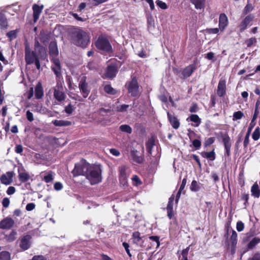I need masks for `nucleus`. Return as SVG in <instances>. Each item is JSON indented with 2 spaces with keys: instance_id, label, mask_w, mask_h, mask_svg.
Instances as JSON below:
<instances>
[{
  "instance_id": "obj_56",
  "label": "nucleus",
  "mask_w": 260,
  "mask_h": 260,
  "mask_svg": "<svg viewBox=\"0 0 260 260\" xmlns=\"http://www.w3.org/2000/svg\"><path fill=\"white\" fill-rule=\"evenodd\" d=\"M189 249V247H187L186 249L183 250L182 252V255L183 257V260H187V254Z\"/></svg>"
},
{
  "instance_id": "obj_30",
  "label": "nucleus",
  "mask_w": 260,
  "mask_h": 260,
  "mask_svg": "<svg viewBox=\"0 0 260 260\" xmlns=\"http://www.w3.org/2000/svg\"><path fill=\"white\" fill-rule=\"evenodd\" d=\"M53 123L56 126H64L70 125L71 122L68 120H55L53 121Z\"/></svg>"
},
{
  "instance_id": "obj_34",
  "label": "nucleus",
  "mask_w": 260,
  "mask_h": 260,
  "mask_svg": "<svg viewBox=\"0 0 260 260\" xmlns=\"http://www.w3.org/2000/svg\"><path fill=\"white\" fill-rule=\"evenodd\" d=\"M257 43V40L255 37H252L249 39H247L245 41L244 44L246 45L247 47L250 48L252 45H255Z\"/></svg>"
},
{
  "instance_id": "obj_50",
  "label": "nucleus",
  "mask_w": 260,
  "mask_h": 260,
  "mask_svg": "<svg viewBox=\"0 0 260 260\" xmlns=\"http://www.w3.org/2000/svg\"><path fill=\"white\" fill-rule=\"evenodd\" d=\"M156 4L157 6H158L159 8H160L161 9H162L163 10L167 9L168 8L167 4L165 2H163L161 1L157 0L156 1Z\"/></svg>"
},
{
  "instance_id": "obj_42",
  "label": "nucleus",
  "mask_w": 260,
  "mask_h": 260,
  "mask_svg": "<svg viewBox=\"0 0 260 260\" xmlns=\"http://www.w3.org/2000/svg\"><path fill=\"white\" fill-rule=\"evenodd\" d=\"M190 189L191 191H197L200 189V187L196 180H193L191 182Z\"/></svg>"
},
{
  "instance_id": "obj_17",
  "label": "nucleus",
  "mask_w": 260,
  "mask_h": 260,
  "mask_svg": "<svg viewBox=\"0 0 260 260\" xmlns=\"http://www.w3.org/2000/svg\"><path fill=\"white\" fill-rule=\"evenodd\" d=\"M14 224V221L11 218L7 217L0 222V229H10Z\"/></svg>"
},
{
  "instance_id": "obj_25",
  "label": "nucleus",
  "mask_w": 260,
  "mask_h": 260,
  "mask_svg": "<svg viewBox=\"0 0 260 260\" xmlns=\"http://www.w3.org/2000/svg\"><path fill=\"white\" fill-rule=\"evenodd\" d=\"M50 36L44 31H41L39 35V40L44 45H46L50 40Z\"/></svg>"
},
{
  "instance_id": "obj_22",
  "label": "nucleus",
  "mask_w": 260,
  "mask_h": 260,
  "mask_svg": "<svg viewBox=\"0 0 260 260\" xmlns=\"http://www.w3.org/2000/svg\"><path fill=\"white\" fill-rule=\"evenodd\" d=\"M35 96L36 99H41L44 96L43 88L40 82L38 83L35 88Z\"/></svg>"
},
{
  "instance_id": "obj_62",
  "label": "nucleus",
  "mask_w": 260,
  "mask_h": 260,
  "mask_svg": "<svg viewBox=\"0 0 260 260\" xmlns=\"http://www.w3.org/2000/svg\"><path fill=\"white\" fill-rule=\"evenodd\" d=\"M249 136H250V135H249L248 134H246V136L245 137L244 141V143H243L244 147L245 148H247V146L249 144Z\"/></svg>"
},
{
  "instance_id": "obj_31",
  "label": "nucleus",
  "mask_w": 260,
  "mask_h": 260,
  "mask_svg": "<svg viewBox=\"0 0 260 260\" xmlns=\"http://www.w3.org/2000/svg\"><path fill=\"white\" fill-rule=\"evenodd\" d=\"M104 90L106 93L110 95H115L117 93V90L113 88L110 84L105 85Z\"/></svg>"
},
{
  "instance_id": "obj_21",
  "label": "nucleus",
  "mask_w": 260,
  "mask_h": 260,
  "mask_svg": "<svg viewBox=\"0 0 260 260\" xmlns=\"http://www.w3.org/2000/svg\"><path fill=\"white\" fill-rule=\"evenodd\" d=\"M43 9V6H39L37 4H34L32 6L33 18L35 22H37L39 18V16L42 13Z\"/></svg>"
},
{
  "instance_id": "obj_59",
  "label": "nucleus",
  "mask_w": 260,
  "mask_h": 260,
  "mask_svg": "<svg viewBox=\"0 0 260 260\" xmlns=\"http://www.w3.org/2000/svg\"><path fill=\"white\" fill-rule=\"evenodd\" d=\"M108 0H92V5L93 6H97L100 4L107 2Z\"/></svg>"
},
{
  "instance_id": "obj_5",
  "label": "nucleus",
  "mask_w": 260,
  "mask_h": 260,
  "mask_svg": "<svg viewBox=\"0 0 260 260\" xmlns=\"http://www.w3.org/2000/svg\"><path fill=\"white\" fill-rule=\"evenodd\" d=\"M125 86L131 97H138L140 96V86L136 76L132 78L131 81H127Z\"/></svg>"
},
{
  "instance_id": "obj_41",
  "label": "nucleus",
  "mask_w": 260,
  "mask_h": 260,
  "mask_svg": "<svg viewBox=\"0 0 260 260\" xmlns=\"http://www.w3.org/2000/svg\"><path fill=\"white\" fill-rule=\"evenodd\" d=\"M17 30H13L9 31L7 33L6 35L9 38L10 41H12L13 39L16 38Z\"/></svg>"
},
{
  "instance_id": "obj_57",
  "label": "nucleus",
  "mask_w": 260,
  "mask_h": 260,
  "mask_svg": "<svg viewBox=\"0 0 260 260\" xmlns=\"http://www.w3.org/2000/svg\"><path fill=\"white\" fill-rule=\"evenodd\" d=\"M66 82L70 89L72 88V78L70 76H67L66 77Z\"/></svg>"
},
{
  "instance_id": "obj_19",
  "label": "nucleus",
  "mask_w": 260,
  "mask_h": 260,
  "mask_svg": "<svg viewBox=\"0 0 260 260\" xmlns=\"http://www.w3.org/2000/svg\"><path fill=\"white\" fill-rule=\"evenodd\" d=\"M30 239L31 236L29 235H26L23 236L21 240L20 244V247L21 248L24 250L28 249L30 246Z\"/></svg>"
},
{
  "instance_id": "obj_9",
  "label": "nucleus",
  "mask_w": 260,
  "mask_h": 260,
  "mask_svg": "<svg viewBox=\"0 0 260 260\" xmlns=\"http://www.w3.org/2000/svg\"><path fill=\"white\" fill-rule=\"evenodd\" d=\"M52 65L51 69L57 78H60L61 76V66L58 57L50 58Z\"/></svg>"
},
{
  "instance_id": "obj_6",
  "label": "nucleus",
  "mask_w": 260,
  "mask_h": 260,
  "mask_svg": "<svg viewBox=\"0 0 260 260\" xmlns=\"http://www.w3.org/2000/svg\"><path fill=\"white\" fill-rule=\"evenodd\" d=\"M219 135L224 146L225 150L224 154L229 157L231 155V148L232 146L231 138L227 133H223L222 132H220Z\"/></svg>"
},
{
  "instance_id": "obj_12",
  "label": "nucleus",
  "mask_w": 260,
  "mask_h": 260,
  "mask_svg": "<svg viewBox=\"0 0 260 260\" xmlns=\"http://www.w3.org/2000/svg\"><path fill=\"white\" fill-rule=\"evenodd\" d=\"M53 96L55 100L58 102L61 103L65 100L66 95L63 91L62 86L60 87H58L57 88H54Z\"/></svg>"
},
{
  "instance_id": "obj_16",
  "label": "nucleus",
  "mask_w": 260,
  "mask_h": 260,
  "mask_svg": "<svg viewBox=\"0 0 260 260\" xmlns=\"http://www.w3.org/2000/svg\"><path fill=\"white\" fill-rule=\"evenodd\" d=\"M49 53L50 58L58 57V49L56 41H51L49 45Z\"/></svg>"
},
{
  "instance_id": "obj_46",
  "label": "nucleus",
  "mask_w": 260,
  "mask_h": 260,
  "mask_svg": "<svg viewBox=\"0 0 260 260\" xmlns=\"http://www.w3.org/2000/svg\"><path fill=\"white\" fill-rule=\"evenodd\" d=\"M128 107V105L123 104L117 107V111L120 112H125L127 111V109Z\"/></svg>"
},
{
  "instance_id": "obj_53",
  "label": "nucleus",
  "mask_w": 260,
  "mask_h": 260,
  "mask_svg": "<svg viewBox=\"0 0 260 260\" xmlns=\"http://www.w3.org/2000/svg\"><path fill=\"white\" fill-rule=\"evenodd\" d=\"M74 111V109L71 104H69L68 106L65 107L64 111L68 114H71Z\"/></svg>"
},
{
  "instance_id": "obj_54",
  "label": "nucleus",
  "mask_w": 260,
  "mask_h": 260,
  "mask_svg": "<svg viewBox=\"0 0 260 260\" xmlns=\"http://www.w3.org/2000/svg\"><path fill=\"white\" fill-rule=\"evenodd\" d=\"M70 14L75 19L78 21L83 22L85 21V19L79 17L77 13H75L73 12H70Z\"/></svg>"
},
{
  "instance_id": "obj_23",
  "label": "nucleus",
  "mask_w": 260,
  "mask_h": 260,
  "mask_svg": "<svg viewBox=\"0 0 260 260\" xmlns=\"http://www.w3.org/2000/svg\"><path fill=\"white\" fill-rule=\"evenodd\" d=\"M131 156L134 161L136 162H142L144 159L141 152L137 150H132L131 151Z\"/></svg>"
},
{
  "instance_id": "obj_38",
  "label": "nucleus",
  "mask_w": 260,
  "mask_h": 260,
  "mask_svg": "<svg viewBox=\"0 0 260 260\" xmlns=\"http://www.w3.org/2000/svg\"><path fill=\"white\" fill-rule=\"evenodd\" d=\"M244 116V113L241 111L235 112L233 114V120L236 121L237 120H240L242 119Z\"/></svg>"
},
{
  "instance_id": "obj_26",
  "label": "nucleus",
  "mask_w": 260,
  "mask_h": 260,
  "mask_svg": "<svg viewBox=\"0 0 260 260\" xmlns=\"http://www.w3.org/2000/svg\"><path fill=\"white\" fill-rule=\"evenodd\" d=\"M201 154L203 157L206 158L211 161H213L215 158V153L214 150L210 152H202Z\"/></svg>"
},
{
  "instance_id": "obj_45",
  "label": "nucleus",
  "mask_w": 260,
  "mask_h": 260,
  "mask_svg": "<svg viewBox=\"0 0 260 260\" xmlns=\"http://www.w3.org/2000/svg\"><path fill=\"white\" fill-rule=\"evenodd\" d=\"M120 178L121 179L124 180L126 178V168L122 167L120 169Z\"/></svg>"
},
{
  "instance_id": "obj_28",
  "label": "nucleus",
  "mask_w": 260,
  "mask_h": 260,
  "mask_svg": "<svg viewBox=\"0 0 260 260\" xmlns=\"http://www.w3.org/2000/svg\"><path fill=\"white\" fill-rule=\"evenodd\" d=\"M8 26V20L6 16L0 13V28L5 29L7 28Z\"/></svg>"
},
{
  "instance_id": "obj_20",
  "label": "nucleus",
  "mask_w": 260,
  "mask_h": 260,
  "mask_svg": "<svg viewBox=\"0 0 260 260\" xmlns=\"http://www.w3.org/2000/svg\"><path fill=\"white\" fill-rule=\"evenodd\" d=\"M12 172H8L6 174H3L0 178L1 183L6 185L10 184L13 181Z\"/></svg>"
},
{
  "instance_id": "obj_4",
  "label": "nucleus",
  "mask_w": 260,
  "mask_h": 260,
  "mask_svg": "<svg viewBox=\"0 0 260 260\" xmlns=\"http://www.w3.org/2000/svg\"><path fill=\"white\" fill-rule=\"evenodd\" d=\"M97 49L103 53L110 54L113 52L112 46L106 35H100L94 43Z\"/></svg>"
},
{
  "instance_id": "obj_63",
  "label": "nucleus",
  "mask_w": 260,
  "mask_h": 260,
  "mask_svg": "<svg viewBox=\"0 0 260 260\" xmlns=\"http://www.w3.org/2000/svg\"><path fill=\"white\" fill-rule=\"evenodd\" d=\"M2 204L4 207L7 208L10 204V200L8 198H5L2 201Z\"/></svg>"
},
{
  "instance_id": "obj_14",
  "label": "nucleus",
  "mask_w": 260,
  "mask_h": 260,
  "mask_svg": "<svg viewBox=\"0 0 260 260\" xmlns=\"http://www.w3.org/2000/svg\"><path fill=\"white\" fill-rule=\"evenodd\" d=\"M167 113L168 121L172 127L175 129L179 128L180 125V122L178 118L174 114H171L169 111H167Z\"/></svg>"
},
{
  "instance_id": "obj_60",
  "label": "nucleus",
  "mask_w": 260,
  "mask_h": 260,
  "mask_svg": "<svg viewBox=\"0 0 260 260\" xmlns=\"http://www.w3.org/2000/svg\"><path fill=\"white\" fill-rule=\"evenodd\" d=\"M23 150V147L21 145H17L15 148V151L17 153L21 154Z\"/></svg>"
},
{
  "instance_id": "obj_61",
  "label": "nucleus",
  "mask_w": 260,
  "mask_h": 260,
  "mask_svg": "<svg viewBox=\"0 0 260 260\" xmlns=\"http://www.w3.org/2000/svg\"><path fill=\"white\" fill-rule=\"evenodd\" d=\"M244 228V223L242 221H238L237 223V230L239 232H241Z\"/></svg>"
},
{
  "instance_id": "obj_58",
  "label": "nucleus",
  "mask_w": 260,
  "mask_h": 260,
  "mask_svg": "<svg viewBox=\"0 0 260 260\" xmlns=\"http://www.w3.org/2000/svg\"><path fill=\"white\" fill-rule=\"evenodd\" d=\"M154 145V141H150L146 143V146L148 151L150 153L152 147Z\"/></svg>"
},
{
  "instance_id": "obj_29",
  "label": "nucleus",
  "mask_w": 260,
  "mask_h": 260,
  "mask_svg": "<svg viewBox=\"0 0 260 260\" xmlns=\"http://www.w3.org/2000/svg\"><path fill=\"white\" fill-rule=\"evenodd\" d=\"M38 56L40 59L44 60L47 56V49L45 47L42 46L37 49Z\"/></svg>"
},
{
  "instance_id": "obj_3",
  "label": "nucleus",
  "mask_w": 260,
  "mask_h": 260,
  "mask_svg": "<svg viewBox=\"0 0 260 260\" xmlns=\"http://www.w3.org/2000/svg\"><path fill=\"white\" fill-rule=\"evenodd\" d=\"M24 45L25 61L27 65L35 63L36 68L39 70L41 68L40 58L37 52L31 50L27 41H25Z\"/></svg>"
},
{
  "instance_id": "obj_44",
  "label": "nucleus",
  "mask_w": 260,
  "mask_h": 260,
  "mask_svg": "<svg viewBox=\"0 0 260 260\" xmlns=\"http://www.w3.org/2000/svg\"><path fill=\"white\" fill-rule=\"evenodd\" d=\"M215 139L214 137H210L208 138L204 143V145L205 147H207L208 146H210L215 142Z\"/></svg>"
},
{
  "instance_id": "obj_64",
  "label": "nucleus",
  "mask_w": 260,
  "mask_h": 260,
  "mask_svg": "<svg viewBox=\"0 0 260 260\" xmlns=\"http://www.w3.org/2000/svg\"><path fill=\"white\" fill-rule=\"evenodd\" d=\"M34 88L33 87H30L28 91L27 92V99L28 100L30 99L34 95Z\"/></svg>"
},
{
  "instance_id": "obj_32",
  "label": "nucleus",
  "mask_w": 260,
  "mask_h": 260,
  "mask_svg": "<svg viewBox=\"0 0 260 260\" xmlns=\"http://www.w3.org/2000/svg\"><path fill=\"white\" fill-rule=\"evenodd\" d=\"M252 195L255 197L258 198L260 196V190L257 183H254L251 187Z\"/></svg>"
},
{
  "instance_id": "obj_35",
  "label": "nucleus",
  "mask_w": 260,
  "mask_h": 260,
  "mask_svg": "<svg viewBox=\"0 0 260 260\" xmlns=\"http://www.w3.org/2000/svg\"><path fill=\"white\" fill-rule=\"evenodd\" d=\"M259 105H260V101L259 100H257L255 103L254 112V114L252 118V122L253 121H255V120L256 119V118L257 117L259 113Z\"/></svg>"
},
{
  "instance_id": "obj_18",
  "label": "nucleus",
  "mask_w": 260,
  "mask_h": 260,
  "mask_svg": "<svg viewBox=\"0 0 260 260\" xmlns=\"http://www.w3.org/2000/svg\"><path fill=\"white\" fill-rule=\"evenodd\" d=\"M228 25V19L224 13H221L219 17V27L221 31H223Z\"/></svg>"
},
{
  "instance_id": "obj_10",
  "label": "nucleus",
  "mask_w": 260,
  "mask_h": 260,
  "mask_svg": "<svg viewBox=\"0 0 260 260\" xmlns=\"http://www.w3.org/2000/svg\"><path fill=\"white\" fill-rule=\"evenodd\" d=\"M254 18L253 14H249L247 15L239 23L238 26L240 32H243L247 29L248 26L252 25V21Z\"/></svg>"
},
{
  "instance_id": "obj_49",
  "label": "nucleus",
  "mask_w": 260,
  "mask_h": 260,
  "mask_svg": "<svg viewBox=\"0 0 260 260\" xmlns=\"http://www.w3.org/2000/svg\"><path fill=\"white\" fill-rule=\"evenodd\" d=\"M19 176V179L23 182L27 181L29 178V176L25 173H20Z\"/></svg>"
},
{
  "instance_id": "obj_48",
  "label": "nucleus",
  "mask_w": 260,
  "mask_h": 260,
  "mask_svg": "<svg viewBox=\"0 0 260 260\" xmlns=\"http://www.w3.org/2000/svg\"><path fill=\"white\" fill-rule=\"evenodd\" d=\"M253 9L251 4H248L244 8L243 10V14L245 15L247 14L249 12L252 11Z\"/></svg>"
},
{
  "instance_id": "obj_43",
  "label": "nucleus",
  "mask_w": 260,
  "mask_h": 260,
  "mask_svg": "<svg viewBox=\"0 0 260 260\" xmlns=\"http://www.w3.org/2000/svg\"><path fill=\"white\" fill-rule=\"evenodd\" d=\"M260 137V128L257 127L254 131L252 138L254 141H257Z\"/></svg>"
},
{
  "instance_id": "obj_47",
  "label": "nucleus",
  "mask_w": 260,
  "mask_h": 260,
  "mask_svg": "<svg viewBox=\"0 0 260 260\" xmlns=\"http://www.w3.org/2000/svg\"><path fill=\"white\" fill-rule=\"evenodd\" d=\"M17 234L16 232L13 231L9 235L7 238V241L9 242H12L16 239V235Z\"/></svg>"
},
{
  "instance_id": "obj_13",
  "label": "nucleus",
  "mask_w": 260,
  "mask_h": 260,
  "mask_svg": "<svg viewBox=\"0 0 260 260\" xmlns=\"http://www.w3.org/2000/svg\"><path fill=\"white\" fill-rule=\"evenodd\" d=\"M226 93V80L223 79H220L217 85V94L219 97L221 98L225 96Z\"/></svg>"
},
{
  "instance_id": "obj_33",
  "label": "nucleus",
  "mask_w": 260,
  "mask_h": 260,
  "mask_svg": "<svg viewBox=\"0 0 260 260\" xmlns=\"http://www.w3.org/2000/svg\"><path fill=\"white\" fill-rule=\"evenodd\" d=\"M167 216L169 218V219L172 218V217L174 215V213L173 211V204L168 203L167 207Z\"/></svg>"
},
{
  "instance_id": "obj_24",
  "label": "nucleus",
  "mask_w": 260,
  "mask_h": 260,
  "mask_svg": "<svg viewBox=\"0 0 260 260\" xmlns=\"http://www.w3.org/2000/svg\"><path fill=\"white\" fill-rule=\"evenodd\" d=\"M237 234L236 231H233L232 234L230 238V241L231 242V247H232V253H234L235 251V248L236 247V245L237 243Z\"/></svg>"
},
{
  "instance_id": "obj_40",
  "label": "nucleus",
  "mask_w": 260,
  "mask_h": 260,
  "mask_svg": "<svg viewBox=\"0 0 260 260\" xmlns=\"http://www.w3.org/2000/svg\"><path fill=\"white\" fill-rule=\"evenodd\" d=\"M132 236L134 242L138 244L142 239V237H140V233L139 232H135L133 233Z\"/></svg>"
},
{
  "instance_id": "obj_55",
  "label": "nucleus",
  "mask_w": 260,
  "mask_h": 260,
  "mask_svg": "<svg viewBox=\"0 0 260 260\" xmlns=\"http://www.w3.org/2000/svg\"><path fill=\"white\" fill-rule=\"evenodd\" d=\"M26 116L29 122H32L34 120L33 114L29 110L26 111Z\"/></svg>"
},
{
  "instance_id": "obj_7",
  "label": "nucleus",
  "mask_w": 260,
  "mask_h": 260,
  "mask_svg": "<svg viewBox=\"0 0 260 260\" xmlns=\"http://www.w3.org/2000/svg\"><path fill=\"white\" fill-rule=\"evenodd\" d=\"M196 69V65L191 64L186 67L182 71L177 70L176 74L181 79H185L191 76Z\"/></svg>"
},
{
  "instance_id": "obj_36",
  "label": "nucleus",
  "mask_w": 260,
  "mask_h": 260,
  "mask_svg": "<svg viewBox=\"0 0 260 260\" xmlns=\"http://www.w3.org/2000/svg\"><path fill=\"white\" fill-rule=\"evenodd\" d=\"M119 129L123 132L126 133L127 134H131L132 133V128L131 127L127 124H122L120 126Z\"/></svg>"
},
{
  "instance_id": "obj_1",
  "label": "nucleus",
  "mask_w": 260,
  "mask_h": 260,
  "mask_svg": "<svg viewBox=\"0 0 260 260\" xmlns=\"http://www.w3.org/2000/svg\"><path fill=\"white\" fill-rule=\"evenodd\" d=\"M101 173L100 167L93 164H76L72 171L74 176H85L92 185L101 181Z\"/></svg>"
},
{
  "instance_id": "obj_52",
  "label": "nucleus",
  "mask_w": 260,
  "mask_h": 260,
  "mask_svg": "<svg viewBox=\"0 0 260 260\" xmlns=\"http://www.w3.org/2000/svg\"><path fill=\"white\" fill-rule=\"evenodd\" d=\"M193 146L196 149H199L201 146V142L198 139H194L192 142Z\"/></svg>"
},
{
  "instance_id": "obj_11",
  "label": "nucleus",
  "mask_w": 260,
  "mask_h": 260,
  "mask_svg": "<svg viewBox=\"0 0 260 260\" xmlns=\"http://www.w3.org/2000/svg\"><path fill=\"white\" fill-rule=\"evenodd\" d=\"M118 72L117 65L116 64H110L106 68L105 75L106 78L113 79L116 77Z\"/></svg>"
},
{
  "instance_id": "obj_37",
  "label": "nucleus",
  "mask_w": 260,
  "mask_h": 260,
  "mask_svg": "<svg viewBox=\"0 0 260 260\" xmlns=\"http://www.w3.org/2000/svg\"><path fill=\"white\" fill-rule=\"evenodd\" d=\"M191 121L196 123V126H198L201 123V119L197 114H191L189 117Z\"/></svg>"
},
{
  "instance_id": "obj_15",
  "label": "nucleus",
  "mask_w": 260,
  "mask_h": 260,
  "mask_svg": "<svg viewBox=\"0 0 260 260\" xmlns=\"http://www.w3.org/2000/svg\"><path fill=\"white\" fill-rule=\"evenodd\" d=\"M250 236L246 237L244 238L243 240V241L244 243L249 241V243L247 245V250L254 249L256 245L260 242V238L254 237L252 239L250 240Z\"/></svg>"
},
{
  "instance_id": "obj_39",
  "label": "nucleus",
  "mask_w": 260,
  "mask_h": 260,
  "mask_svg": "<svg viewBox=\"0 0 260 260\" xmlns=\"http://www.w3.org/2000/svg\"><path fill=\"white\" fill-rule=\"evenodd\" d=\"M10 253L6 251L0 253V260H10Z\"/></svg>"
},
{
  "instance_id": "obj_2",
  "label": "nucleus",
  "mask_w": 260,
  "mask_h": 260,
  "mask_svg": "<svg viewBox=\"0 0 260 260\" xmlns=\"http://www.w3.org/2000/svg\"><path fill=\"white\" fill-rule=\"evenodd\" d=\"M70 36L71 43L76 46L85 48L90 43L89 33L79 27L71 28Z\"/></svg>"
},
{
  "instance_id": "obj_51",
  "label": "nucleus",
  "mask_w": 260,
  "mask_h": 260,
  "mask_svg": "<svg viewBox=\"0 0 260 260\" xmlns=\"http://www.w3.org/2000/svg\"><path fill=\"white\" fill-rule=\"evenodd\" d=\"M206 32L208 34H218L219 31V28H206Z\"/></svg>"
},
{
  "instance_id": "obj_8",
  "label": "nucleus",
  "mask_w": 260,
  "mask_h": 260,
  "mask_svg": "<svg viewBox=\"0 0 260 260\" xmlns=\"http://www.w3.org/2000/svg\"><path fill=\"white\" fill-rule=\"evenodd\" d=\"M78 87L80 91L83 98H86L88 96L90 89L88 83L86 82V77L83 76L79 81Z\"/></svg>"
},
{
  "instance_id": "obj_27",
  "label": "nucleus",
  "mask_w": 260,
  "mask_h": 260,
  "mask_svg": "<svg viewBox=\"0 0 260 260\" xmlns=\"http://www.w3.org/2000/svg\"><path fill=\"white\" fill-rule=\"evenodd\" d=\"M197 9H204L205 6V0H190Z\"/></svg>"
}]
</instances>
